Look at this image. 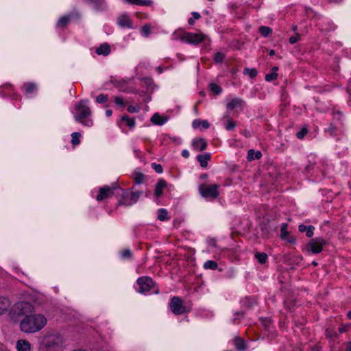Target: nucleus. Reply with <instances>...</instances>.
<instances>
[{
    "label": "nucleus",
    "mask_w": 351,
    "mask_h": 351,
    "mask_svg": "<svg viewBox=\"0 0 351 351\" xmlns=\"http://www.w3.org/2000/svg\"><path fill=\"white\" fill-rule=\"evenodd\" d=\"M47 324L46 317L41 314L25 316L20 323L21 330L25 333H34L40 330Z\"/></svg>",
    "instance_id": "1"
},
{
    "label": "nucleus",
    "mask_w": 351,
    "mask_h": 351,
    "mask_svg": "<svg viewBox=\"0 0 351 351\" xmlns=\"http://www.w3.org/2000/svg\"><path fill=\"white\" fill-rule=\"evenodd\" d=\"M14 313L19 316L21 315H29L34 311V306L28 302H17L13 307L12 309Z\"/></svg>",
    "instance_id": "2"
},
{
    "label": "nucleus",
    "mask_w": 351,
    "mask_h": 351,
    "mask_svg": "<svg viewBox=\"0 0 351 351\" xmlns=\"http://www.w3.org/2000/svg\"><path fill=\"white\" fill-rule=\"evenodd\" d=\"M63 343L62 337L59 334H50L45 335L42 343L47 348H55L61 346Z\"/></svg>",
    "instance_id": "3"
},
{
    "label": "nucleus",
    "mask_w": 351,
    "mask_h": 351,
    "mask_svg": "<svg viewBox=\"0 0 351 351\" xmlns=\"http://www.w3.org/2000/svg\"><path fill=\"white\" fill-rule=\"evenodd\" d=\"M326 241L322 238H315L311 240L306 245V250L313 254H319L323 250Z\"/></svg>",
    "instance_id": "4"
},
{
    "label": "nucleus",
    "mask_w": 351,
    "mask_h": 351,
    "mask_svg": "<svg viewBox=\"0 0 351 351\" xmlns=\"http://www.w3.org/2000/svg\"><path fill=\"white\" fill-rule=\"evenodd\" d=\"M218 187L217 184H202L199 186V191L202 195L205 197L216 198L219 195Z\"/></svg>",
    "instance_id": "5"
},
{
    "label": "nucleus",
    "mask_w": 351,
    "mask_h": 351,
    "mask_svg": "<svg viewBox=\"0 0 351 351\" xmlns=\"http://www.w3.org/2000/svg\"><path fill=\"white\" fill-rule=\"evenodd\" d=\"M206 36L203 34H193L185 32L182 34L180 38L183 41H186L191 44L197 45L202 42Z\"/></svg>",
    "instance_id": "6"
},
{
    "label": "nucleus",
    "mask_w": 351,
    "mask_h": 351,
    "mask_svg": "<svg viewBox=\"0 0 351 351\" xmlns=\"http://www.w3.org/2000/svg\"><path fill=\"white\" fill-rule=\"evenodd\" d=\"M170 308L176 315H180L186 312V308L183 301L178 297H173L170 303Z\"/></svg>",
    "instance_id": "7"
},
{
    "label": "nucleus",
    "mask_w": 351,
    "mask_h": 351,
    "mask_svg": "<svg viewBox=\"0 0 351 351\" xmlns=\"http://www.w3.org/2000/svg\"><path fill=\"white\" fill-rule=\"evenodd\" d=\"M137 282L139 285L140 293L148 292L154 286L153 280L149 277L139 278Z\"/></svg>",
    "instance_id": "8"
},
{
    "label": "nucleus",
    "mask_w": 351,
    "mask_h": 351,
    "mask_svg": "<svg viewBox=\"0 0 351 351\" xmlns=\"http://www.w3.org/2000/svg\"><path fill=\"white\" fill-rule=\"evenodd\" d=\"M83 101H81L77 106H76L75 109L77 111L75 118L77 121H81L82 119H84L90 115V108L85 106Z\"/></svg>",
    "instance_id": "9"
},
{
    "label": "nucleus",
    "mask_w": 351,
    "mask_h": 351,
    "mask_svg": "<svg viewBox=\"0 0 351 351\" xmlns=\"http://www.w3.org/2000/svg\"><path fill=\"white\" fill-rule=\"evenodd\" d=\"M114 188L104 186L99 189V194L97 196V200L101 201L104 199L110 197L113 194Z\"/></svg>",
    "instance_id": "10"
},
{
    "label": "nucleus",
    "mask_w": 351,
    "mask_h": 351,
    "mask_svg": "<svg viewBox=\"0 0 351 351\" xmlns=\"http://www.w3.org/2000/svg\"><path fill=\"white\" fill-rule=\"evenodd\" d=\"M192 145L195 150L202 152L206 149L207 143L205 139L202 138L193 140Z\"/></svg>",
    "instance_id": "11"
},
{
    "label": "nucleus",
    "mask_w": 351,
    "mask_h": 351,
    "mask_svg": "<svg viewBox=\"0 0 351 351\" xmlns=\"http://www.w3.org/2000/svg\"><path fill=\"white\" fill-rule=\"evenodd\" d=\"M16 349L18 351H31V344L25 339H19L16 342Z\"/></svg>",
    "instance_id": "12"
},
{
    "label": "nucleus",
    "mask_w": 351,
    "mask_h": 351,
    "mask_svg": "<svg viewBox=\"0 0 351 351\" xmlns=\"http://www.w3.org/2000/svg\"><path fill=\"white\" fill-rule=\"evenodd\" d=\"M167 186V182L164 180H160L154 190V195L158 197L162 195V190Z\"/></svg>",
    "instance_id": "13"
},
{
    "label": "nucleus",
    "mask_w": 351,
    "mask_h": 351,
    "mask_svg": "<svg viewBox=\"0 0 351 351\" xmlns=\"http://www.w3.org/2000/svg\"><path fill=\"white\" fill-rule=\"evenodd\" d=\"M167 117H162L158 113H155L151 118V121L155 125H162L167 121Z\"/></svg>",
    "instance_id": "14"
},
{
    "label": "nucleus",
    "mask_w": 351,
    "mask_h": 351,
    "mask_svg": "<svg viewBox=\"0 0 351 351\" xmlns=\"http://www.w3.org/2000/svg\"><path fill=\"white\" fill-rule=\"evenodd\" d=\"M118 23L120 26L123 27H132V21L127 15H121L118 18Z\"/></svg>",
    "instance_id": "15"
},
{
    "label": "nucleus",
    "mask_w": 351,
    "mask_h": 351,
    "mask_svg": "<svg viewBox=\"0 0 351 351\" xmlns=\"http://www.w3.org/2000/svg\"><path fill=\"white\" fill-rule=\"evenodd\" d=\"M110 53V47L107 43L101 44L96 49V53L97 55L108 56Z\"/></svg>",
    "instance_id": "16"
},
{
    "label": "nucleus",
    "mask_w": 351,
    "mask_h": 351,
    "mask_svg": "<svg viewBox=\"0 0 351 351\" xmlns=\"http://www.w3.org/2000/svg\"><path fill=\"white\" fill-rule=\"evenodd\" d=\"M10 306V300L8 298L0 297V315L7 311Z\"/></svg>",
    "instance_id": "17"
},
{
    "label": "nucleus",
    "mask_w": 351,
    "mask_h": 351,
    "mask_svg": "<svg viewBox=\"0 0 351 351\" xmlns=\"http://www.w3.org/2000/svg\"><path fill=\"white\" fill-rule=\"evenodd\" d=\"M197 159L199 162L201 167L205 168L208 166V161L210 160V155L209 154L199 155Z\"/></svg>",
    "instance_id": "18"
},
{
    "label": "nucleus",
    "mask_w": 351,
    "mask_h": 351,
    "mask_svg": "<svg viewBox=\"0 0 351 351\" xmlns=\"http://www.w3.org/2000/svg\"><path fill=\"white\" fill-rule=\"evenodd\" d=\"M262 156L260 151H255L254 149H250L247 153V159L252 161L254 159H259Z\"/></svg>",
    "instance_id": "19"
},
{
    "label": "nucleus",
    "mask_w": 351,
    "mask_h": 351,
    "mask_svg": "<svg viewBox=\"0 0 351 351\" xmlns=\"http://www.w3.org/2000/svg\"><path fill=\"white\" fill-rule=\"evenodd\" d=\"M141 194V193L140 191L132 192V193H130V194H127L128 196V195L130 196L128 199V204L132 205V204L136 203L138 201Z\"/></svg>",
    "instance_id": "20"
},
{
    "label": "nucleus",
    "mask_w": 351,
    "mask_h": 351,
    "mask_svg": "<svg viewBox=\"0 0 351 351\" xmlns=\"http://www.w3.org/2000/svg\"><path fill=\"white\" fill-rule=\"evenodd\" d=\"M202 126L204 128H209V123L207 121H200V120H195L193 122V126L194 128H198L200 126Z\"/></svg>",
    "instance_id": "21"
},
{
    "label": "nucleus",
    "mask_w": 351,
    "mask_h": 351,
    "mask_svg": "<svg viewBox=\"0 0 351 351\" xmlns=\"http://www.w3.org/2000/svg\"><path fill=\"white\" fill-rule=\"evenodd\" d=\"M255 257L259 263L263 264L267 260V254L264 252H257L255 254Z\"/></svg>",
    "instance_id": "22"
},
{
    "label": "nucleus",
    "mask_w": 351,
    "mask_h": 351,
    "mask_svg": "<svg viewBox=\"0 0 351 351\" xmlns=\"http://www.w3.org/2000/svg\"><path fill=\"white\" fill-rule=\"evenodd\" d=\"M259 32L264 37H267L272 33V29L267 26H261L259 27Z\"/></svg>",
    "instance_id": "23"
},
{
    "label": "nucleus",
    "mask_w": 351,
    "mask_h": 351,
    "mask_svg": "<svg viewBox=\"0 0 351 351\" xmlns=\"http://www.w3.org/2000/svg\"><path fill=\"white\" fill-rule=\"evenodd\" d=\"M158 219L161 221L169 219L167 210L163 208L160 209L158 210Z\"/></svg>",
    "instance_id": "24"
},
{
    "label": "nucleus",
    "mask_w": 351,
    "mask_h": 351,
    "mask_svg": "<svg viewBox=\"0 0 351 351\" xmlns=\"http://www.w3.org/2000/svg\"><path fill=\"white\" fill-rule=\"evenodd\" d=\"M240 100L239 99H234L227 104V108L230 110H234L240 106Z\"/></svg>",
    "instance_id": "25"
},
{
    "label": "nucleus",
    "mask_w": 351,
    "mask_h": 351,
    "mask_svg": "<svg viewBox=\"0 0 351 351\" xmlns=\"http://www.w3.org/2000/svg\"><path fill=\"white\" fill-rule=\"evenodd\" d=\"M243 73L245 75H248L250 78H254L257 75V70L254 68L249 69L245 68Z\"/></svg>",
    "instance_id": "26"
},
{
    "label": "nucleus",
    "mask_w": 351,
    "mask_h": 351,
    "mask_svg": "<svg viewBox=\"0 0 351 351\" xmlns=\"http://www.w3.org/2000/svg\"><path fill=\"white\" fill-rule=\"evenodd\" d=\"M224 119H226L227 122V125L226 126L227 130H232L234 128L236 123L232 119L230 118L228 115L225 116Z\"/></svg>",
    "instance_id": "27"
},
{
    "label": "nucleus",
    "mask_w": 351,
    "mask_h": 351,
    "mask_svg": "<svg viewBox=\"0 0 351 351\" xmlns=\"http://www.w3.org/2000/svg\"><path fill=\"white\" fill-rule=\"evenodd\" d=\"M289 235V232L287 230V224L282 223L280 228V237L282 239H285Z\"/></svg>",
    "instance_id": "28"
},
{
    "label": "nucleus",
    "mask_w": 351,
    "mask_h": 351,
    "mask_svg": "<svg viewBox=\"0 0 351 351\" xmlns=\"http://www.w3.org/2000/svg\"><path fill=\"white\" fill-rule=\"evenodd\" d=\"M121 120L125 121L130 128H133L134 126L135 121L134 119H130L128 116L124 115L121 117Z\"/></svg>",
    "instance_id": "29"
},
{
    "label": "nucleus",
    "mask_w": 351,
    "mask_h": 351,
    "mask_svg": "<svg viewBox=\"0 0 351 351\" xmlns=\"http://www.w3.org/2000/svg\"><path fill=\"white\" fill-rule=\"evenodd\" d=\"M206 269H215L217 267V263L213 261H208L204 263Z\"/></svg>",
    "instance_id": "30"
},
{
    "label": "nucleus",
    "mask_w": 351,
    "mask_h": 351,
    "mask_svg": "<svg viewBox=\"0 0 351 351\" xmlns=\"http://www.w3.org/2000/svg\"><path fill=\"white\" fill-rule=\"evenodd\" d=\"M80 133L79 132H73L72 134V144L73 145H77L80 143Z\"/></svg>",
    "instance_id": "31"
},
{
    "label": "nucleus",
    "mask_w": 351,
    "mask_h": 351,
    "mask_svg": "<svg viewBox=\"0 0 351 351\" xmlns=\"http://www.w3.org/2000/svg\"><path fill=\"white\" fill-rule=\"evenodd\" d=\"M210 90L214 93L215 95H218L221 92V87L217 84H210Z\"/></svg>",
    "instance_id": "32"
},
{
    "label": "nucleus",
    "mask_w": 351,
    "mask_h": 351,
    "mask_svg": "<svg viewBox=\"0 0 351 351\" xmlns=\"http://www.w3.org/2000/svg\"><path fill=\"white\" fill-rule=\"evenodd\" d=\"M277 77H278L277 73L271 72L270 73H267L265 75V80L267 82H271V81H273V80H275L276 79H277Z\"/></svg>",
    "instance_id": "33"
},
{
    "label": "nucleus",
    "mask_w": 351,
    "mask_h": 351,
    "mask_svg": "<svg viewBox=\"0 0 351 351\" xmlns=\"http://www.w3.org/2000/svg\"><path fill=\"white\" fill-rule=\"evenodd\" d=\"M144 176L141 173H138L134 177V182L136 184H141L143 182Z\"/></svg>",
    "instance_id": "34"
},
{
    "label": "nucleus",
    "mask_w": 351,
    "mask_h": 351,
    "mask_svg": "<svg viewBox=\"0 0 351 351\" xmlns=\"http://www.w3.org/2000/svg\"><path fill=\"white\" fill-rule=\"evenodd\" d=\"M225 58V56L223 53L218 52L215 53L214 60L216 62H221Z\"/></svg>",
    "instance_id": "35"
},
{
    "label": "nucleus",
    "mask_w": 351,
    "mask_h": 351,
    "mask_svg": "<svg viewBox=\"0 0 351 351\" xmlns=\"http://www.w3.org/2000/svg\"><path fill=\"white\" fill-rule=\"evenodd\" d=\"M245 302L247 307L250 308L256 304V300L254 298L246 297Z\"/></svg>",
    "instance_id": "36"
},
{
    "label": "nucleus",
    "mask_w": 351,
    "mask_h": 351,
    "mask_svg": "<svg viewBox=\"0 0 351 351\" xmlns=\"http://www.w3.org/2000/svg\"><path fill=\"white\" fill-rule=\"evenodd\" d=\"M69 21V18L67 16L62 17L58 21V25L60 27H64Z\"/></svg>",
    "instance_id": "37"
},
{
    "label": "nucleus",
    "mask_w": 351,
    "mask_h": 351,
    "mask_svg": "<svg viewBox=\"0 0 351 351\" xmlns=\"http://www.w3.org/2000/svg\"><path fill=\"white\" fill-rule=\"evenodd\" d=\"M108 100V95L100 94L99 96L97 97L96 101L98 103H104Z\"/></svg>",
    "instance_id": "38"
},
{
    "label": "nucleus",
    "mask_w": 351,
    "mask_h": 351,
    "mask_svg": "<svg viewBox=\"0 0 351 351\" xmlns=\"http://www.w3.org/2000/svg\"><path fill=\"white\" fill-rule=\"evenodd\" d=\"M142 32L145 36H147L151 32V26L149 25H145L142 27Z\"/></svg>",
    "instance_id": "39"
},
{
    "label": "nucleus",
    "mask_w": 351,
    "mask_h": 351,
    "mask_svg": "<svg viewBox=\"0 0 351 351\" xmlns=\"http://www.w3.org/2000/svg\"><path fill=\"white\" fill-rule=\"evenodd\" d=\"M308 130L306 128L302 129L300 132L297 133V137L298 138H303L304 136L307 134Z\"/></svg>",
    "instance_id": "40"
},
{
    "label": "nucleus",
    "mask_w": 351,
    "mask_h": 351,
    "mask_svg": "<svg viewBox=\"0 0 351 351\" xmlns=\"http://www.w3.org/2000/svg\"><path fill=\"white\" fill-rule=\"evenodd\" d=\"M300 38V35L298 34H296L295 36L290 37L289 43L291 44H294L296 42H298Z\"/></svg>",
    "instance_id": "41"
},
{
    "label": "nucleus",
    "mask_w": 351,
    "mask_h": 351,
    "mask_svg": "<svg viewBox=\"0 0 351 351\" xmlns=\"http://www.w3.org/2000/svg\"><path fill=\"white\" fill-rule=\"evenodd\" d=\"M313 230H314L313 226H308V228L306 231V234L307 237L310 238V237H313Z\"/></svg>",
    "instance_id": "42"
},
{
    "label": "nucleus",
    "mask_w": 351,
    "mask_h": 351,
    "mask_svg": "<svg viewBox=\"0 0 351 351\" xmlns=\"http://www.w3.org/2000/svg\"><path fill=\"white\" fill-rule=\"evenodd\" d=\"M27 86V88H26V91L27 93H32L33 90H34L36 89V84H32V83H29V84H27L26 85Z\"/></svg>",
    "instance_id": "43"
},
{
    "label": "nucleus",
    "mask_w": 351,
    "mask_h": 351,
    "mask_svg": "<svg viewBox=\"0 0 351 351\" xmlns=\"http://www.w3.org/2000/svg\"><path fill=\"white\" fill-rule=\"evenodd\" d=\"M128 195L126 194H123V200H120L118 203V204L120 206V205H129L128 204V201L127 199L128 198Z\"/></svg>",
    "instance_id": "44"
},
{
    "label": "nucleus",
    "mask_w": 351,
    "mask_h": 351,
    "mask_svg": "<svg viewBox=\"0 0 351 351\" xmlns=\"http://www.w3.org/2000/svg\"><path fill=\"white\" fill-rule=\"evenodd\" d=\"M152 166L157 173H161L162 172V167L160 165L154 163L152 164Z\"/></svg>",
    "instance_id": "45"
},
{
    "label": "nucleus",
    "mask_w": 351,
    "mask_h": 351,
    "mask_svg": "<svg viewBox=\"0 0 351 351\" xmlns=\"http://www.w3.org/2000/svg\"><path fill=\"white\" fill-rule=\"evenodd\" d=\"M114 103L117 104V105H119V106H124L125 104L123 102V99L120 97H114Z\"/></svg>",
    "instance_id": "46"
},
{
    "label": "nucleus",
    "mask_w": 351,
    "mask_h": 351,
    "mask_svg": "<svg viewBox=\"0 0 351 351\" xmlns=\"http://www.w3.org/2000/svg\"><path fill=\"white\" fill-rule=\"evenodd\" d=\"M350 326H351V324H350L341 326V327L339 328V332L341 333L343 332H346Z\"/></svg>",
    "instance_id": "47"
},
{
    "label": "nucleus",
    "mask_w": 351,
    "mask_h": 351,
    "mask_svg": "<svg viewBox=\"0 0 351 351\" xmlns=\"http://www.w3.org/2000/svg\"><path fill=\"white\" fill-rule=\"evenodd\" d=\"M235 346H237L238 350L241 349V339L237 337L235 339Z\"/></svg>",
    "instance_id": "48"
},
{
    "label": "nucleus",
    "mask_w": 351,
    "mask_h": 351,
    "mask_svg": "<svg viewBox=\"0 0 351 351\" xmlns=\"http://www.w3.org/2000/svg\"><path fill=\"white\" fill-rule=\"evenodd\" d=\"M122 256L124 258H130L131 256V252L130 250H125L123 253Z\"/></svg>",
    "instance_id": "49"
},
{
    "label": "nucleus",
    "mask_w": 351,
    "mask_h": 351,
    "mask_svg": "<svg viewBox=\"0 0 351 351\" xmlns=\"http://www.w3.org/2000/svg\"><path fill=\"white\" fill-rule=\"evenodd\" d=\"M308 228V226H306L303 224L299 226L298 229L300 232H306Z\"/></svg>",
    "instance_id": "50"
},
{
    "label": "nucleus",
    "mask_w": 351,
    "mask_h": 351,
    "mask_svg": "<svg viewBox=\"0 0 351 351\" xmlns=\"http://www.w3.org/2000/svg\"><path fill=\"white\" fill-rule=\"evenodd\" d=\"M128 111L129 112H137V110H136V108L135 107H134L132 106H129L128 107Z\"/></svg>",
    "instance_id": "51"
},
{
    "label": "nucleus",
    "mask_w": 351,
    "mask_h": 351,
    "mask_svg": "<svg viewBox=\"0 0 351 351\" xmlns=\"http://www.w3.org/2000/svg\"><path fill=\"white\" fill-rule=\"evenodd\" d=\"M287 242H289V243H295V239L293 237H289L287 239Z\"/></svg>",
    "instance_id": "52"
},
{
    "label": "nucleus",
    "mask_w": 351,
    "mask_h": 351,
    "mask_svg": "<svg viewBox=\"0 0 351 351\" xmlns=\"http://www.w3.org/2000/svg\"><path fill=\"white\" fill-rule=\"evenodd\" d=\"M182 155L184 157V158H188L189 156V153L187 150H183L182 152Z\"/></svg>",
    "instance_id": "53"
},
{
    "label": "nucleus",
    "mask_w": 351,
    "mask_h": 351,
    "mask_svg": "<svg viewBox=\"0 0 351 351\" xmlns=\"http://www.w3.org/2000/svg\"><path fill=\"white\" fill-rule=\"evenodd\" d=\"M192 14L194 19H199L200 18V14L197 12H193Z\"/></svg>",
    "instance_id": "54"
},
{
    "label": "nucleus",
    "mask_w": 351,
    "mask_h": 351,
    "mask_svg": "<svg viewBox=\"0 0 351 351\" xmlns=\"http://www.w3.org/2000/svg\"><path fill=\"white\" fill-rule=\"evenodd\" d=\"M346 351H351V342L347 343Z\"/></svg>",
    "instance_id": "55"
},
{
    "label": "nucleus",
    "mask_w": 351,
    "mask_h": 351,
    "mask_svg": "<svg viewBox=\"0 0 351 351\" xmlns=\"http://www.w3.org/2000/svg\"><path fill=\"white\" fill-rule=\"evenodd\" d=\"M112 114V112L111 110H107L106 111V114L108 116V117H110Z\"/></svg>",
    "instance_id": "56"
},
{
    "label": "nucleus",
    "mask_w": 351,
    "mask_h": 351,
    "mask_svg": "<svg viewBox=\"0 0 351 351\" xmlns=\"http://www.w3.org/2000/svg\"><path fill=\"white\" fill-rule=\"evenodd\" d=\"M195 23V19L193 18H191L189 19V24L191 25H193Z\"/></svg>",
    "instance_id": "57"
},
{
    "label": "nucleus",
    "mask_w": 351,
    "mask_h": 351,
    "mask_svg": "<svg viewBox=\"0 0 351 351\" xmlns=\"http://www.w3.org/2000/svg\"><path fill=\"white\" fill-rule=\"evenodd\" d=\"M278 70V68L277 66H274V67L272 68L271 72L272 73H277Z\"/></svg>",
    "instance_id": "58"
},
{
    "label": "nucleus",
    "mask_w": 351,
    "mask_h": 351,
    "mask_svg": "<svg viewBox=\"0 0 351 351\" xmlns=\"http://www.w3.org/2000/svg\"><path fill=\"white\" fill-rule=\"evenodd\" d=\"M269 53L270 56H273V55L275 54V51H274V50L271 49V50L269 51Z\"/></svg>",
    "instance_id": "59"
},
{
    "label": "nucleus",
    "mask_w": 351,
    "mask_h": 351,
    "mask_svg": "<svg viewBox=\"0 0 351 351\" xmlns=\"http://www.w3.org/2000/svg\"><path fill=\"white\" fill-rule=\"evenodd\" d=\"M347 316L349 319H351V311L348 313Z\"/></svg>",
    "instance_id": "60"
},
{
    "label": "nucleus",
    "mask_w": 351,
    "mask_h": 351,
    "mask_svg": "<svg viewBox=\"0 0 351 351\" xmlns=\"http://www.w3.org/2000/svg\"><path fill=\"white\" fill-rule=\"evenodd\" d=\"M207 176H207L206 174H202V175L201 176L202 178H203V179L206 178H207Z\"/></svg>",
    "instance_id": "61"
},
{
    "label": "nucleus",
    "mask_w": 351,
    "mask_h": 351,
    "mask_svg": "<svg viewBox=\"0 0 351 351\" xmlns=\"http://www.w3.org/2000/svg\"><path fill=\"white\" fill-rule=\"evenodd\" d=\"M312 265H314V266H317V262H315V261H313V262L312 263Z\"/></svg>",
    "instance_id": "62"
},
{
    "label": "nucleus",
    "mask_w": 351,
    "mask_h": 351,
    "mask_svg": "<svg viewBox=\"0 0 351 351\" xmlns=\"http://www.w3.org/2000/svg\"><path fill=\"white\" fill-rule=\"evenodd\" d=\"M293 30L296 31L297 30V26H293Z\"/></svg>",
    "instance_id": "63"
},
{
    "label": "nucleus",
    "mask_w": 351,
    "mask_h": 351,
    "mask_svg": "<svg viewBox=\"0 0 351 351\" xmlns=\"http://www.w3.org/2000/svg\"><path fill=\"white\" fill-rule=\"evenodd\" d=\"M146 81L149 82H152V80L151 79H149V78H146L145 79Z\"/></svg>",
    "instance_id": "64"
}]
</instances>
